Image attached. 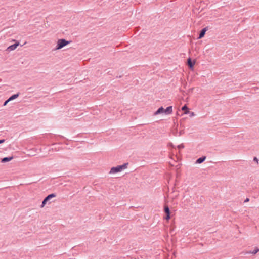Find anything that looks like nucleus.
I'll list each match as a JSON object with an SVG mask.
<instances>
[{"label":"nucleus","mask_w":259,"mask_h":259,"mask_svg":"<svg viewBox=\"0 0 259 259\" xmlns=\"http://www.w3.org/2000/svg\"><path fill=\"white\" fill-rule=\"evenodd\" d=\"M258 251H259V248L256 247H255L254 250H253L252 251L247 252L246 253H251V254H255Z\"/></svg>","instance_id":"f8f14e48"},{"label":"nucleus","mask_w":259,"mask_h":259,"mask_svg":"<svg viewBox=\"0 0 259 259\" xmlns=\"http://www.w3.org/2000/svg\"><path fill=\"white\" fill-rule=\"evenodd\" d=\"M19 45V42L18 41H17L14 44L9 46L7 48L6 50L9 52L13 51V50H15Z\"/></svg>","instance_id":"20e7f679"},{"label":"nucleus","mask_w":259,"mask_h":259,"mask_svg":"<svg viewBox=\"0 0 259 259\" xmlns=\"http://www.w3.org/2000/svg\"><path fill=\"white\" fill-rule=\"evenodd\" d=\"M249 201V199L247 198H246V199L244 200V203L245 202H248Z\"/></svg>","instance_id":"aec40b11"},{"label":"nucleus","mask_w":259,"mask_h":259,"mask_svg":"<svg viewBox=\"0 0 259 259\" xmlns=\"http://www.w3.org/2000/svg\"><path fill=\"white\" fill-rule=\"evenodd\" d=\"M165 109L163 108V107H161L158 109V110L154 113V115H157L158 114L165 113Z\"/></svg>","instance_id":"423d86ee"},{"label":"nucleus","mask_w":259,"mask_h":259,"mask_svg":"<svg viewBox=\"0 0 259 259\" xmlns=\"http://www.w3.org/2000/svg\"><path fill=\"white\" fill-rule=\"evenodd\" d=\"M170 213L166 214L165 219L168 220L170 219Z\"/></svg>","instance_id":"dca6fc26"},{"label":"nucleus","mask_w":259,"mask_h":259,"mask_svg":"<svg viewBox=\"0 0 259 259\" xmlns=\"http://www.w3.org/2000/svg\"><path fill=\"white\" fill-rule=\"evenodd\" d=\"M165 114L166 115H169L172 112V106H168L165 109Z\"/></svg>","instance_id":"0eeeda50"},{"label":"nucleus","mask_w":259,"mask_h":259,"mask_svg":"<svg viewBox=\"0 0 259 259\" xmlns=\"http://www.w3.org/2000/svg\"><path fill=\"white\" fill-rule=\"evenodd\" d=\"M184 148V145L183 144H181L178 146V148L180 149Z\"/></svg>","instance_id":"2eb2a0df"},{"label":"nucleus","mask_w":259,"mask_h":259,"mask_svg":"<svg viewBox=\"0 0 259 259\" xmlns=\"http://www.w3.org/2000/svg\"><path fill=\"white\" fill-rule=\"evenodd\" d=\"M56 194L54 193H52L51 194L48 195L47 197L45 198V199L43 200L42 202V204L40 206L41 208L44 207L45 205L49 202V203H50L51 202H49V201L53 198L56 197Z\"/></svg>","instance_id":"7ed1b4c3"},{"label":"nucleus","mask_w":259,"mask_h":259,"mask_svg":"<svg viewBox=\"0 0 259 259\" xmlns=\"http://www.w3.org/2000/svg\"><path fill=\"white\" fill-rule=\"evenodd\" d=\"M10 101H9V99H8V100H7L6 101H5L4 103V106H6L8 102H9Z\"/></svg>","instance_id":"f3484780"},{"label":"nucleus","mask_w":259,"mask_h":259,"mask_svg":"<svg viewBox=\"0 0 259 259\" xmlns=\"http://www.w3.org/2000/svg\"><path fill=\"white\" fill-rule=\"evenodd\" d=\"M253 160L256 161L257 163H258V159L257 158V157H254V158H253Z\"/></svg>","instance_id":"a211bd4d"},{"label":"nucleus","mask_w":259,"mask_h":259,"mask_svg":"<svg viewBox=\"0 0 259 259\" xmlns=\"http://www.w3.org/2000/svg\"><path fill=\"white\" fill-rule=\"evenodd\" d=\"M182 110L184 111L185 114H187L189 112V109L186 105L182 107Z\"/></svg>","instance_id":"ddd939ff"},{"label":"nucleus","mask_w":259,"mask_h":259,"mask_svg":"<svg viewBox=\"0 0 259 259\" xmlns=\"http://www.w3.org/2000/svg\"><path fill=\"white\" fill-rule=\"evenodd\" d=\"M70 41L66 40L65 39H60L57 41L55 50H59L67 45Z\"/></svg>","instance_id":"f03ea898"},{"label":"nucleus","mask_w":259,"mask_h":259,"mask_svg":"<svg viewBox=\"0 0 259 259\" xmlns=\"http://www.w3.org/2000/svg\"><path fill=\"white\" fill-rule=\"evenodd\" d=\"M187 64L190 68H192L195 64V62H193L190 58L187 60Z\"/></svg>","instance_id":"6e6552de"},{"label":"nucleus","mask_w":259,"mask_h":259,"mask_svg":"<svg viewBox=\"0 0 259 259\" xmlns=\"http://www.w3.org/2000/svg\"><path fill=\"white\" fill-rule=\"evenodd\" d=\"M194 115V113L193 112H192L191 113V115Z\"/></svg>","instance_id":"412c9836"},{"label":"nucleus","mask_w":259,"mask_h":259,"mask_svg":"<svg viewBox=\"0 0 259 259\" xmlns=\"http://www.w3.org/2000/svg\"><path fill=\"white\" fill-rule=\"evenodd\" d=\"M206 159V157L205 156H202V157H201L200 158H199L198 159H197L196 160V163H202L203 161H204V160Z\"/></svg>","instance_id":"9d476101"},{"label":"nucleus","mask_w":259,"mask_h":259,"mask_svg":"<svg viewBox=\"0 0 259 259\" xmlns=\"http://www.w3.org/2000/svg\"><path fill=\"white\" fill-rule=\"evenodd\" d=\"M164 210L165 214L170 213V210L167 205L164 206Z\"/></svg>","instance_id":"4468645a"},{"label":"nucleus","mask_w":259,"mask_h":259,"mask_svg":"<svg viewBox=\"0 0 259 259\" xmlns=\"http://www.w3.org/2000/svg\"><path fill=\"white\" fill-rule=\"evenodd\" d=\"M13 157L12 156L4 157L2 159L1 161L3 163H5L11 161V160L13 159Z\"/></svg>","instance_id":"1a4fd4ad"},{"label":"nucleus","mask_w":259,"mask_h":259,"mask_svg":"<svg viewBox=\"0 0 259 259\" xmlns=\"http://www.w3.org/2000/svg\"><path fill=\"white\" fill-rule=\"evenodd\" d=\"M207 30H208L207 27H205V28H203L200 32L198 38L200 39V38H202V37H203Z\"/></svg>","instance_id":"39448f33"},{"label":"nucleus","mask_w":259,"mask_h":259,"mask_svg":"<svg viewBox=\"0 0 259 259\" xmlns=\"http://www.w3.org/2000/svg\"><path fill=\"white\" fill-rule=\"evenodd\" d=\"M128 163H125L121 165H118L116 167H113L111 168L110 173V174H115L118 172L121 171L122 170L127 168V165Z\"/></svg>","instance_id":"f257e3e1"},{"label":"nucleus","mask_w":259,"mask_h":259,"mask_svg":"<svg viewBox=\"0 0 259 259\" xmlns=\"http://www.w3.org/2000/svg\"><path fill=\"white\" fill-rule=\"evenodd\" d=\"M19 95V93H18L17 94H14L12 96H11L9 98V101H12V100H13L15 99H16Z\"/></svg>","instance_id":"9b49d317"},{"label":"nucleus","mask_w":259,"mask_h":259,"mask_svg":"<svg viewBox=\"0 0 259 259\" xmlns=\"http://www.w3.org/2000/svg\"><path fill=\"white\" fill-rule=\"evenodd\" d=\"M5 141V139L0 140V144L3 143Z\"/></svg>","instance_id":"6ab92c4d"}]
</instances>
